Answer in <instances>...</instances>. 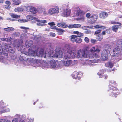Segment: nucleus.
<instances>
[{
  "label": "nucleus",
  "instance_id": "1",
  "mask_svg": "<svg viewBox=\"0 0 122 122\" xmlns=\"http://www.w3.org/2000/svg\"><path fill=\"white\" fill-rule=\"evenodd\" d=\"M64 50H65V53L63 55L62 52L61 51L56 52V57L60 58H63L65 60H66L67 58H70L74 57V56H72L73 54L71 51L69 46H67L64 48Z\"/></svg>",
  "mask_w": 122,
  "mask_h": 122
},
{
  "label": "nucleus",
  "instance_id": "2",
  "mask_svg": "<svg viewBox=\"0 0 122 122\" xmlns=\"http://www.w3.org/2000/svg\"><path fill=\"white\" fill-rule=\"evenodd\" d=\"M117 47L115 48L113 50V54L111 55V56L114 57L116 58V57H117V56H119L120 52V49L122 51V40L120 39L118 40L117 42Z\"/></svg>",
  "mask_w": 122,
  "mask_h": 122
},
{
  "label": "nucleus",
  "instance_id": "3",
  "mask_svg": "<svg viewBox=\"0 0 122 122\" xmlns=\"http://www.w3.org/2000/svg\"><path fill=\"white\" fill-rule=\"evenodd\" d=\"M3 44L4 48L2 47V48L4 52H8V51H9L11 53L15 52V49L14 47H11L10 45L5 43H3Z\"/></svg>",
  "mask_w": 122,
  "mask_h": 122
},
{
  "label": "nucleus",
  "instance_id": "4",
  "mask_svg": "<svg viewBox=\"0 0 122 122\" xmlns=\"http://www.w3.org/2000/svg\"><path fill=\"white\" fill-rule=\"evenodd\" d=\"M56 66V64L55 61L54 60H52L50 61L49 63L46 64L44 63L43 65L42 68L43 69L46 68H54Z\"/></svg>",
  "mask_w": 122,
  "mask_h": 122
},
{
  "label": "nucleus",
  "instance_id": "5",
  "mask_svg": "<svg viewBox=\"0 0 122 122\" xmlns=\"http://www.w3.org/2000/svg\"><path fill=\"white\" fill-rule=\"evenodd\" d=\"M110 48L104 49L102 51V53L101 57L102 60L103 61L107 60L108 57V56L111 55L110 54Z\"/></svg>",
  "mask_w": 122,
  "mask_h": 122
},
{
  "label": "nucleus",
  "instance_id": "6",
  "mask_svg": "<svg viewBox=\"0 0 122 122\" xmlns=\"http://www.w3.org/2000/svg\"><path fill=\"white\" fill-rule=\"evenodd\" d=\"M76 55L78 58H87L89 56L88 53L86 54L85 51L81 49H80L77 51Z\"/></svg>",
  "mask_w": 122,
  "mask_h": 122
},
{
  "label": "nucleus",
  "instance_id": "7",
  "mask_svg": "<svg viewBox=\"0 0 122 122\" xmlns=\"http://www.w3.org/2000/svg\"><path fill=\"white\" fill-rule=\"evenodd\" d=\"M33 48L32 47H30L28 50V52L26 53L25 54L27 55H31L35 56H36L37 53L32 49Z\"/></svg>",
  "mask_w": 122,
  "mask_h": 122
},
{
  "label": "nucleus",
  "instance_id": "8",
  "mask_svg": "<svg viewBox=\"0 0 122 122\" xmlns=\"http://www.w3.org/2000/svg\"><path fill=\"white\" fill-rule=\"evenodd\" d=\"M35 20L36 21L38 22L36 23L37 25L39 26H44L45 25L42 24H45L47 22V21L46 20H40L37 18L35 19Z\"/></svg>",
  "mask_w": 122,
  "mask_h": 122
},
{
  "label": "nucleus",
  "instance_id": "9",
  "mask_svg": "<svg viewBox=\"0 0 122 122\" xmlns=\"http://www.w3.org/2000/svg\"><path fill=\"white\" fill-rule=\"evenodd\" d=\"M72 61L70 60H67L66 61H62L61 62V64L62 66H68L72 63Z\"/></svg>",
  "mask_w": 122,
  "mask_h": 122
},
{
  "label": "nucleus",
  "instance_id": "10",
  "mask_svg": "<svg viewBox=\"0 0 122 122\" xmlns=\"http://www.w3.org/2000/svg\"><path fill=\"white\" fill-rule=\"evenodd\" d=\"M98 18V16L96 15H93L90 17L91 19L89 20V22L93 24L96 21Z\"/></svg>",
  "mask_w": 122,
  "mask_h": 122
},
{
  "label": "nucleus",
  "instance_id": "11",
  "mask_svg": "<svg viewBox=\"0 0 122 122\" xmlns=\"http://www.w3.org/2000/svg\"><path fill=\"white\" fill-rule=\"evenodd\" d=\"M7 52H5L3 51L1 53H0V60L1 61H1V60H4L5 58H7L8 55L7 54Z\"/></svg>",
  "mask_w": 122,
  "mask_h": 122
},
{
  "label": "nucleus",
  "instance_id": "12",
  "mask_svg": "<svg viewBox=\"0 0 122 122\" xmlns=\"http://www.w3.org/2000/svg\"><path fill=\"white\" fill-rule=\"evenodd\" d=\"M71 13V10L69 9L64 10L63 16L64 17H67L69 16Z\"/></svg>",
  "mask_w": 122,
  "mask_h": 122
},
{
  "label": "nucleus",
  "instance_id": "13",
  "mask_svg": "<svg viewBox=\"0 0 122 122\" xmlns=\"http://www.w3.org/2000/svg\"><path fill=\"white\" fill-rule=\"evenodd\" d=\"M100 48V47L98 46H95L93 47L90 49L91 53L93 51V52H98L101 50Z\"/></svg>",
  "mask_w": 122,
  "mask_h": 122
},
{
  "label": "nucleus",
  "instance_id": "14",
  "mask_svg": "<svg viewBox=\"0 0 122 122\" xmlns=\"http://www.w3.org/2000/svg\"><path fill=\"white\" fill-rule=\"evenodd\" d=\"M29 9V11L33 14H35L37 12V9L33 7H28L26 8V10Z\"/></svg>",
  "mask_w": 122,
  "mask_h": 122
},
{
  "label": "nucleus",
  "instance_id": "15",
  "mask_svg": "<svg viewBox=\"0 0 122 122\" xmlns=\"http://www.w3.org/2000/svg\"><path fill=\"white\" fill-rule=\"evenodd\" d=\"M48 12L49 14H52L56 13H58L59 11L57 8V9L55 8L51 9L48 10Z\"/></svg>",
  "mask_w": 122,
  "mask_h": 122
},
{
  "label": "nucleus",
  "instance_id": "16",
  "mask_svg": "<svg viewBox=\"0 0 122 122\" xmlns=\"http://www.w3.org/2000/svg\"><path fill=\"white\" fill-rule=\"evenodd\" d=\"M45 54L44 53V52L43 50H40V52L39 53V54L37 53V55L36 56H38L41 57H43L44 58H45L46 57V54Z\"/></svg>",
  "mask_w": 122,
  "mask_h": 122
},
{
  "label": "nucleus",
  "instance_id": "17",
  "mask_svg": "<svg viewBox=\"0 0 122 122\" xmlns=\"http://www.w3.org/2000/svg\"><path fill=\"white\" fill-rule=\"evenodd\" d=\"M108 14L106 12H103L101 13L100 14V17L103 19H104L107 17Z\"/></svg>",
  "mask_w": 122,
  "mask_h": 122
},
{
  "label": "nucleus",
  "instance_id": "18",
  "mask_svg": "<svg viewBox=\"0 0 122 122\" xmlns=\"http://www.w3.org/2000/svg\"><path fill=\"white\" fill-rule=\"evenodd\" d=\"M33 44L32 41L30 40H28L26 41L25 44L26 47H28L32 46Z\"/></svg>",
  "mask_w": 122,
  "mask_h": 122
},
{
  "label": "nucleus",
  "instance_id": "19",
  "mask_svg": "<svg viewBox=\"0 0 122 122\" xmlns=\"http://www.w3.org/2000/svg\"><path fill=\"white\" fill-rule=\"evenodd\" d=\"M88 55H89V56L88 57V58L90 59L93 58H97L98 57V56L96 53L92 54L88 53Z\"/></svg>",
  "mask_w": 122,
  "mask_h": 122
},
{
  "label": "nucleus",
  "instance_id": "20",
  "mask_svg": "<svg viewBox=\"0 0 122 122\" xmlns=\"http://www.w3.org/2000/svg\"><path fill=\"white\" fill-rule=\"evenodd\" d=\"M79 75V74L78 73L76 72H74L71 75L73 78L79 79H80V76H78V75Z\"/></svg>",
  "mask_w": 122,
  "mask_h": 122
},
{
  "label": "nucleus",
  "instance_id": "21",
  "mask_svg": "<svg viewBox=\"0 0 122 122\" xmlns=\"http://www.w3.org/2000/svg\"><path fill=\"white\" fill-rule=\"evenodd\" d=\"M56 31L58 32L57 34L60 35H62L64 32L65 31L64 30L60 28H58L56 29Z\"/></svg>",
  "mask_w": 122,
  "mask_h": 122
},
{
  "label": "nucleus",
  "instance_id": "22",
  "mask_svg": "<svg viewBox=\"0 0 122 122\" xmlns=\"http://www.w3.org/2000/svg\"><path fill=\"white\" fill-rule=\"evenodd\" d=\"M57 25L59 27H63V28H66L67 27L68 25L65 23H58L57 24Z\"/></svg>",
  "mask_w": 122,
  "mask_h": 122
},
{
  "label": "nucleus",
  "instance_id": "23",
  "mask_svg": "<svg viewBox=\"0 0 122 122\" xmlns=\"http://www.w3.org/2000/svg\"><path fill=\"white\" fill-rule=\"evenodd\" d=\"M4 30L5 31L10 32V31H13L14 30V29L12 27H9L6 28L4 29Z\"/></svg>",
  "mask_w": 122,
  "mask_h": 122
},
{
  "label": "nucleus",
  "instance_id": "24",
  "mask_svg": "<svg viewBox=\"0 0 122 122\" xmlns=\"http://www.w3.org/2000/svg\"><path fill=\"white\" fill-rule=\"evenodd\" d=\"M77 37V36L75 35H72L70 36V39L72 42H74L75 41V39Z\"/></svg>",
  "mask_w": 122,
  "mask_h": 122
},
{
  "label": "nucleus",
  "instance_id": "25",
  "mask_svg": "<svg viewBox=\"0 0 122 122\" xmlns=\"http://www.w3.org/2000/svg\"><path fill=\"white\" fill-rule=\"evenodd\" d=\"M10 15L12 18H19L20 16V15H19L13 13H11Z\"/></svg>",
  "mask_w": 122,
  "mask_h": 122
},
{
  "label": "nucleus",
  "instance_id": "26",
  "mask_svg": "<svg viewBox=\"0 0 122 122\" xmlns=\"http://www.w3.org/2000/svg\"><path fill=\"white\" fill-rule=\"evenodd\" d=\"M103 37V36L101 34L98 35L96 37L97 39L99 41L101 40L102 39Z\"/></svg>",
  "mask_w": 122,
  "mask_h": 122
},
{
  "label": "nucleus",
  "instance_id": "27",
  "mask_svg": "<svg viewBox=\"0 0 122 122\" xmlns=\"http://www.w3.org/2000/svg\"><path fill=\"white\" fill-rule=\"evenodd\" d=\"M27 19L29 20H33V19L35 20V19L37 18L34 17L33 16L31 15L27 16Z\"/></svg>",
  "mask_w": 122,
  "mask_h": 122
},
{
  "label": "nucleus",
  "instance_id": "28",
  "mask_svg": "<svg viewBox=\"0 0 122 122\" xmlns=\"http://www.w3.org/2000/svg\"><path fill=\"white\" fill-rule=\"evenodd\" d=\"M14 4L15 5H18L21 3L20 0H13Z\"/></svg>",
  "mask_w": 122,
  "mask_h": 122
},
{
  "label": "nucleus",
  "instance_id": "29",
  "mask_svg": "<svg viewBox=\"0 0 122 122\" xmlns=\"http://www.w3.org/2000/svg\"><path fill=\"white\" fill-rule=\"evenodd\" d=\"M23 11V9L22 8L20 7H18L16 8L15 9V11L16 12H20Z\"/></svg>",
  "mask_w": 122,
  "mask_h": 122
},
{
  "label": "nucleus",
  "instance_id": "30",
  "mask_svg": "<svg viewBox=\"0 0 122 122\" xmlns=\"http://www.w3.org/2000/svg\"><path fill=\"white\" fill-rule=\"evenodd\" d=\"M118 26V25H116L112 26V30L116 32L117 30Z\"/></svg>",
  "mask_w": 122,
  "mask_h": 122
},
{
  "label": "nucleus",
  "instance_id": "31",
  "mask_svg": "<svg viewBox=\"0 0 122 122\" xmlns=\"http://www.w3.org/2000/svg\"><path fill=\"white\" fill-rule=\"evenodd\" d=\"M75 41L77 43H80L82 41V39L81 38H77L75 40Z\"/></svg>",
  "mask_w": 122,
  "mask_h": 122
},
{
  "label": "nucleus",
  "instance_id": "32",
  "mask_svg": "<svg viewBox=\"0 0 122 122\" xmlns=\"http://www.w3.org/2000/svg\"><path fill=\"white\" fill-rule=\"evenodd\" d=\"M88 60V62H89L90 63H97L98 62V60L94 59V60H89L87 59Z\"/></svg>",
  "mask_w": 122,
  "mask_h": 122
},
{
  "label": "nucleus",
  "instance_id": "33",
  "mask_svg": "<svg viewBox=\"0 0 122 122\" xmlns=\"http://www.w3.org/2000/svg\"><path fill=\"white\" fill-rule=\"evenodd\" d=\"M92 27L91 26H85L81 27L82 29L84 30H87L89 28H92Z\"/></svg>",
  "mask_w": 122,
  "mask_h": 122
},
{
  "label": "nucleus",
  "instance_id": "34",
  "mask_svg": "<svg viewBox=\"0 0 122 122\" xmlns=\"http://www.w3.org/2000/svg\"><path fill=\"white\" fill-rule=\"evenodd\" d=\"M18 21L20 22L23 23L24 22H26L27 21V20L25 19H21L18 20Z\"/></svg>",
  "mask_w": 122,
  "mask_h": 122
},
{
  "label": "nucleus",
  "instance_id": "35",
  "mask_svg": "<svg viewBox=\"0 0 122 122\" xmlns=\"http://www.w3.org/2000/svg\"><path fill=\"white\" fill-rule=\"evenodd\" d=\"M74 27L75 28H78L80 27L81 26V25L80 24H74Z\"/></svg>",
  "mask_w": 122,
  "mask_h": 122
},
{
  "label": "nucleus",
  "instance_id": "36",
  "mask_svg": "<svg viewBox=\"0 0 122 122\" xmlns=\"http://www.w3.org/2000/svg\"><path fill=\"white\" fill-rule=\"evenodd\" d=\"M41 38V37L39 36H36L34 37V39L36 41H37L39 40Z\"/></svg>",
  "mask_w": 122,
  "mask_h": 122
},
{
  "label": "nucleus",
  "instance_id": "37",
  "mask_svg": "<svg viewBox=\"0 0 122 122\" xmlns=\"http://www.w3.org/2000/svg\"><path fill=\"white\" fill-rule=\"evenodd\" d=\"M13 35H14V36L17 37L19 36L20 33L19 32H16L14 33Z\"/></svg>",
  "mask_w": 122,
  "mask_h": 122
},
{
  "label": "nucleus",
  "instance_id": "38",
  "mask_svg": "<svg viewBox=\"0 0 122 122\" xmlns=\"http://www.w3.org/2000/svg\"><path fill=\"white\" fill-rule=\"evenodd\" d=\"M113 66V64L111 62H108V66L110 68H112Z\"/></svg>",
  "mask_w": 122,
  "mask_h": 122
},
{
  "label": "nucleus",
  "instance_id": "39",
  "mask_svg": "<svg viewBox=\"0 0 122 122\" xmlns=\"http://www.w3.org/2000/svg\"><path fill=\"white\" fill-rule=\"evenodd\" d=\"M108 77V76L107 75H101V76H100V77L102 78V77H104V79H106Z\"/></svg>",
  "mask_w": 122,
  "mask_h": 122
},
{
  "label": "nucleus",
  "instance_id": "40",
  "mask_svg": "<svg viewBox=\"0 0 122 122\" xmlns=\"http://www.w3.org/2000/svg\"><path fill=\"white\" fill-rule=\"evenodd\" d=\"M105 32L106 33H108V34H110V33L112 32L111 30L109 29H107L106 30Z\"/></svg>",
  "mask_w": 122,
  "mask_h": 122
},
{
  "label": "nucleus",
  "instance_id": "41",
  "mask_svg": "<svg viewBox=\"0 0 122 122\" xmlns=\"http://www.w3.org/2000/svg\"><path fill=\"white\" fill-rule=\"evenodd\" d=\"M83 34L82 33H81V32H79V34H78V36H77V37H83Z\"/></svg>",
  "mask_w": 122,
  "mask_h": 122
},
{
  "label": "nucleus",
  "instance_id": "42",
  "mask_svg": "<svg viewBox=\"0 0 122 122\" xmlns=\"http://www.w3.org/2000/svg\"><path fill=\"white\" fill-rule=\"evenodd\" d=\"M102 27V25H95L94 27L95 28H101Z\"/></svg>",
  "mask_w": 122,
  "mask_h": 122
},
{
  "label": "nucleus",
  "instance_id": "43",
  "mask_svg": "<svg viewBox=\"0 0 122 122\" xmlns=\"http://www.w3.org/2000/svg\"><path fill=\"white\" fill-rule=\"evenodd\" d=\"M22 46L21 44L20 45H17V49L19 51L20 50H21V48Z\"/></svg>",
  "mask_w": 122,
  "mask_h": 122
},
{
  "label": "nucleus",
  "instance_id": "44",
  "mask_svg": "<svg viewBox=\"0 0 122 122\" xmlns=\"http://www.w3.org/2000/svg\"><path fill=\"white\" fill-rule=\"evenodd\" d=\"M101 32V30H98L96 31L95 32V34H97L100 33Z\"/></svg>",
  "mask_w": 122,
  "mask_h": 122
},
{
  "label": "nucleus",
  "instance_id": "45",
  "mask_svg": "<svg viewBox=\"0 0 122 122\" xmlns=\"http://www.w3.org/2000/svg\"><path fill=\"white\" fill-rule=\"evenodd\" d=\"M103 73V71H100L97 73V74L99 76H101L102 75Z\"/></svg>",
  "mask_w": 122,
  "mask_h": 122
},
{
  "label": "nucleus",
  "instance_id": "46",
  "mask_svg": "<svg viewBox=\"0 0 122 122\" xmlns=\"http://www.w3.org/2000/svg\"><path fill=\"white\" fill-rule=\"evenodd\" d=\"M50 28L51 29H54L56 30V29H57L58 28L56 26H55L54 25H52L51 26Z\"/></svg>",
  "mask_w": 122,
  "mask_h": 122
},
{
  "label": "nucleus",
  "instance_id": "47",
  "mask_svg": "<svg viewBox=\"0 0 122 122\" xmlns=\"http://www.w3.org/2000/svg\"><path fill=\"white\" fill-rule=\"evenodd\" d=\"M82 13V11L80 10H78L77 12V14L78 15H80Z\"/></svg>",
  "mask_w": 122,
  "mask_h": 122
},
{
  "label": "nucleus",
  "instance_id": "48",
  "mask_svg": "<svg viewBox=\"0 0 122 122\" xmlns=\"http://www.w3.org/2000/svg\"><path fill=\"white\" fill-rule=\"evenodd\" d=\"M11 38H6L5 41L7 42H9L11 40Z\"/></svg>",
  "mask_w": 122,
  "mask_h": 122
},
{
  "label": "nucleus",
  "instance_id": "49",
  "mask_svg": "<svg viewBox=\"0 0 122 122\" xmlns=\"http://www.w3.org/2000/svg\"><path fill=\"white\" fill-rule=\"evenodd\" d=\"M110 86H109V87L110 88V89H111L113 91L114 90H117V89H116L115 87H113V86H112V87L111 88V87H110Z\"/></svg>",
  "mask_w": 122,
  "mask_h": 122
},
{
  "label": "nucleus",
  "instance_id": "50",
  "mask_svg": "<svg viewBox=\"0 0 122 122\" xmlns=\"http://www.w3.org/2000/svg\"><path fill=\"white\" fill-rule=\"evenodd\" d=\"M84 40L85 42L86 43H88L89 42V39L87 37H85Z\"/></svg>",
  "mask_w": 122,
  "mask_h": 122
},
{
  "label": "nucleus",
  "instance_id": "51",
  "mask_svg": "<svg viewBox=\"0 0 122 122\" xmlns=\"http://www.w3.org/2000/svg\"><path fill=\"white\" fill-rule=\"evenodd\" d=\"M50 35L52 36L55 37L56 34L54 33L51 32L50 33Z\"/></svg>",
  "mask_w": 122,
  "mask_h": 122
},
{
  "label": "nucleus",
  "instance_id": "52",
  "mask_svg": "<svg viewBox=\"0 0 122 122\" xmlns=\"http://www.w3.org/2000/svg\"><path fill=\"white\" fill-rule=\"evenodd\" d=\"M48 24L50 25L51 26L55 25V24L54 23V22L49 23H48Z\"/></svg>",
  "mask_w": 122,
  "mask_h": 122
},
{
  "label": "nucleus",
  "instance_id": "53",
  "mask_svg": "<svg viewBox=\"0 0 122 122\" xmlns=\"http://www.w3.org/2000/svg\"><path fill=\"white\" fill-rule=\"evenodd\" d=\"M18 119L17 118H15L12 121V122H18Z\"/></svg>",
  "mask_w": 122,
  "mask_h": 122
},
{
  "label": "nucleus",
  "instance_id": "54",
  "mask_svg": "<svg viewBox=\"0 0 122 122\" xmlns=\"http://www.w3.org/2000/svg\"><path fill=\"white\" fill-rule=\"evenodd\" d=\"M74 24L68 26V27L69 28H74Z\"/></svg>",
  "mask_w": 122,
  "mask_h": 122
},
{
  "label": "nucleus",
  "instance_id": "55",
  "mask_svg": "<svg viewBox=\"0 0 122 122\" xmlns=\"http://www.w3.org/2000/svg\"><path fill=\"white\" fill-rule=\"evenodd\" d=\"M118 22L116 21H111V24H117L118 23Z\"/></svg>",
  "mask_w": 122,
  "mask_h": 122
},
{
  "label": "nucleus",
  "instance_id": "56",
  "mask_svg": "<svg viewBox=\"0 0 122 122\" xmlns=\"http://www.w3.org/2000/svg\"><path fill=\"white\" fill-rule=\"evenodd\" d=\"M85 33L86 34H90L91 33V31L90 30H86L85 31Z\"/></svg>",
  "mask_w": 122,
  "mask_h": 122
},
{
  "label": "nucleus",
  "instance_id": "57",
  "mask_svg": "<svg viewBox=\"0 0 122 122\" xmlns=\"http://www.w3.org/2000/svg\"><path fill=\"white\" fill-rule=\"evenodd\" d=\"M23 61H27L28 60V59L27 58H26V57L24 56H23Z\"/></svg>",
  "mask_w": 122,
  "mask_h": 122
},
{
  "label": "nucleus",
  "instance_id": "58",
  "mask_svg": "<svg viewBox=\"0 0 122 122\" xmlns=\"http://www.w3.org/2000/svg\"><path fill=\"white\" fill-rule=\"evenodd\" d=\"M86 16L87 18H89L91 15V14L89 13H87L86 14Z\"/></svg>",
  "mask_w": 122,
  "mask_h": 122
},
{
  "label": "nucleus",
  "instance_id": "59",
  "mask_svg": "<svg viewBox=\"0 0 122 122\" xmlns=\"http://www.w3.org/2000/svg\"><path fill=\"white\" fill-rule=\"evenodd\" d=\"M3 51V49L2 47V46L0 44V53H1Z\"/></svg>",
  "mask_w": 122,
  "mask_h": 122
},
{
  "label": "nucleus",
  "instance_id": "60",
  "mask_svg": "<svg viewBox=\"0 0 122 122\" xmlns=\"http://www.w3.org/2000/svg\"><path fill=\"white\" fill-rule=\"evenodd\" d=\"M96 40L92 39L91 40V42L92 43H94L96 42Z\"/></svg>",
  "mask_w": 122,
  "mask_h": 122
},
{
  "label": "nucleus",
  "instance_id": "61",
  "mask_svg": "<svg viewBox=\"0 0 122 122\" xmlns=\"http://www.w3.org/2000/svg\"><path fill=\"white\" fill-rule=\"evenodd\" d=\"M27 121L28 122H33V119H30V120L29 119H28L27 120Z\"/></svg>",
  "mask_w": 122,
  "mask_h": 122
},
{
  "label": "nucleus",
  "instance_id": "62",
  "mask_svg": "<svg viewBox=\"0 0 122 122\" xmlns=\"http://www.w3.org/2000/svg\"><path fill=\"white\" fill-rule=\"evenodd\" d=\"M5 3L6 4L9 5L11 3L10 1H6L5 2Z\"/></svg>",
  "mask_w": 122,
  "mask_h": 122
},
{
  "label": "nucleus",
  "instance_id": "63",
  "mask_svg": "<svg viewBox=\"0 0 122 122\" xmlns=\"http://www.w3.org/2000/svg\"><path fill=\"white\" fill-rule=\"evenodd\" d=\"M23 56H20V60L21 61H23Z\"/></svg>",
  "mask_w": 122,
  "mask_h": 122
},
{
  "label": "nucleus",
  "instance_id": "64",
  "mask_svg": "<svg viewBox=\"0 0 122 122\" xmlns=\"http://www.w3.org/2000/svg\"><path fill=\"white\" fill-rule=\"evenodd\" d=\"M1 40L2 41H5L6 38H0V40Z\"/></svg>",
  "mask_w": 122,
  "mask_h": 122
}]
</instances>
